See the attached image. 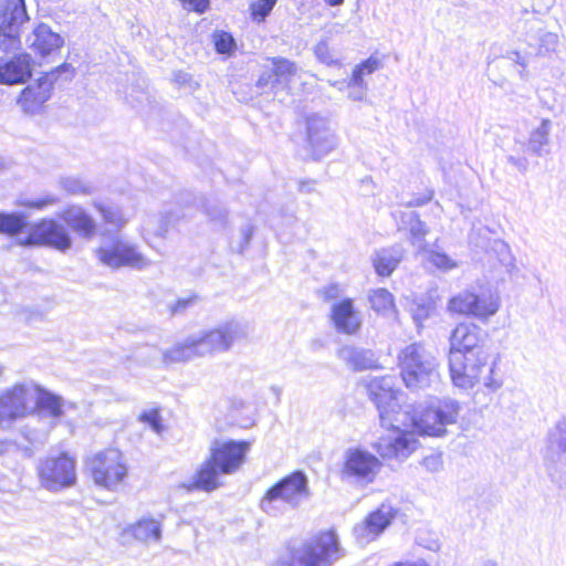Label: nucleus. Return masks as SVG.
I'll use <instances>...</instances> for the list:
<instances>
[{
	"label": "nucleus",
	"mask_w": 566,
	"mask_h": 566,
	"mask_svg": "<svg viewBox=\"0 0 566 566\" xmlns=\"http://www.w3.org/2000/svg\"><path fill=\"white\" fill-rule=\"evenodd\" d=\"M449 350V370L453 385L472 389L490 359L484 349L481 328L473 323H460L452 331Z\"/></svg>",
	"instance_id": "obj_1"
},
{
	"label": "nucleus",
	"mask_w": 566,
	"mask_h": 566,
	"mask_svg": "<svg viewBox=\"0 0 566 566\" xmlns=\"http://www.w3.org/2000/svg\"><path fill=\"white\" fill-rule=\"evenodd\" d=\"M250 443L247 441H218L210 447V457L201 464L188 490L198 489L206 492L222 485L221 475L232 474L243 464Z\"/></svg>",
	"instance_id": "obj_2"
},
{
	"label": "nucleus",
	"mask_w": 566,
	"mask_h": 566,
	"mask_svg": "<svg viewBox=\"0 0 566 566\" xmlns=\"http://www.w3.org/2000/svg\"><path fill=\"white\" fill-rule=\"evenodd\" d=\"M312 497L310 481L303 471H294L270 486L260 500V510L277 517L297 510Z\"/></svg>",
	"instance_id": "obj_3"
},
{
	"label": "nucleus",
	"mask_w": 566,
	"mask_h": 566,
	"mask_svg": "<svg viewBox=\"0 0 566 566\" xmlns=\"http://www.w3.org/2000/svg\"><path fill=\"white\" fill-rule=\"evenodd\" d=\"M401 378L407 388L422 390L439 382V361L432 350L420 343L406 346L398 355Z\"/></svg>",
	"instance_id": "obj_4"
},
{
	"label": "nucleus",
	"mask_w": 566,
	"mask_h": 566,
	"mask_svg": "<svg viewBox=\"0 0 566 566\" xmlns=\"http://www.w3.org/2000/svg\"><path fill=\"white\" fill-rule=\"evenodd\" d=\"M411 411L412 407L405 405L396 419L398 424H409L415 433L441 437L447 432V426L457 423L461 406L455 400L444 399L422 410L419 416Z\"/></svg>",
	"instance_id": "obj_5"
},
{
	"label": "nucleus",
	"mask_w": 566,
	"mask_h": 566,
	"mask_svg": "<svg viewBox=\"0 0 566 566\" xmlns=\"http://www.w3.org/2000/svg\"><path fill=\"white\" fill-rule=\"evenodd\" d=\"M343 555L336 533L327 531L294 548L289 563L279 562L273 566H332Z\"/></svg>",
	"instance_id": "obj_6"
},
{
	"label": "nucleus",
	"mask_w": 566,
	"mask_h": 566,
	"mask_svg": "<svg viewBox=\"0 0 566 566\" xmlns=\"http://www.w3.org/2000/svg\"><path fill=\"white\" fill-rule=\"evenodd\" d=\"M94 483L114 491L124 482L128 467L124 454L115 448L96 452L87 462Z\"/></svg>",
	"instance_id": "obj_7"
},
{
	"label": "nucleus",
	"mask_w": 566,
	"mask_h": 566,
	"mask_svg": "<svg viewBox=\"0 0 566 566\" xmlns=\"http://www.w3.org/2000/svg\"><path fill=\"white\" fill-rule=\"evenodd\" d=\"M381 468L382 463L378 457L364 448L354 447L344 453L340 478L348 484L366 488L375 482Z\"/></svg>",
	"instance_id": "obj_8"
},
{
	"label": "nucleus",
	"mask_w": 566,
	"mask_h": 566,
	"mask_svg": "<svg viewBox=\"0 0 566 566\" xmlns=\"http://www.w3.org/2000/svg\"><path fill=\"white\" fill-rule=\"evenodd\" d=\"M381 424L386 432L371 447L384 460L403 461L418 448V439L409 424Z\"/></svg>",
	"instance_id": "obj_9"
},
{
	"label": "nucleus",
	"mask_w": 566,
	"mask_h": 566,
	"mask_svg": "<svg viewBox=\"0 0 566 566\" xmlns=\"http://www.w3.org/2000/svg\"><path fill=\"white\" fill-rule=\"evenodd\" d=\"M250 326L248 322L231 319L217 328L195 334V340L200 356L217 352L229 350L235 342L248 338Z\"/></svg>",
	"instance_id": "obj_10"
},
{
	"label": "nucleus",
	"mask_w": 566,
	"mask_h": 566,
	"mask_svg": "<svg viewBox=\"0 0 566 566\" xmlns=\"http://www.w3.org/2000/svg\"><path fill=\"white\" fill-rule=\"evenodd\" d=\"M36 391V384L32 380L4 389L0 394V426H10L17 419L32 415Z\"/></svg>",
	"instance_id": "obj_11"
},
{
	"label": "nucleus",
	"mask_w": 566,
	"mask_h": 566,
	"mask_svg": "<svg viewBox=\"0 0 566 566\" xmlns=\"http://www.w3.org/2000/svg\"><path fill=\"white\" fill-rule=\"evenodd\" d=\"M396 378L384 376L373 378L367 384V391L379 412L380 424H392L405 406L400 403L403 394L395 388Z\"/></svg>",
	"instance_id": "obj_12"
},
{
	"label": "nucleus",
	"mask_w": 566,
	"mask_h": 566,
	"mask_svg": "<svg viewBox=\"0 0 566 566\" xmlns=\"http://www.w3.org/2000/svg\"><path fill=\"white\" fill-rule=\"evenodd\" d=\"M95 254L103 265L111 269L127 266L144 270L150 265V261L138 251L135 244L118 238L103 242Z\"/></svg>",
	"instance_id": "obj_13"
},
{
	"label": "nucleus",
	"mask_w": 566,
	"mask_h": 566,
	"mask_svg": "<svg viewBox=\"0 0 566 566\" xmlns=\"http://www.w3.org/2000/svg\"><path fill=\"white\" fill-rule=\"evenodd\" d=\"M28 20L24 0H2L0 2V50L11 52L20 48L21 27Z\"/></svg>",
	"instance_id": "obj_14"
},
{
	"label": "nucleus",
	"mask_w": 566,
	"mask_h": 566,
	"mask_svg": "<svg viewBox=\"0 0 566 566\" xmlns=\"http://www.w3.org/2000/svg\"><path fill=\"white\" fill-rule=\"evenodd\" d=\"M543 460L551 479L566 485V416L548 432Z\"/></svg>",
	"instance_id": "obj_15"
},
{
	"label": "nucleus",
	"mask_w": 566,
	"mask_h": 566,
	"mask_svg": "<svg viewBox=\"0 0 566 566\" xmlns=\"http://www.w3.org/2000/svg\"><path fill=\"white\" fill-rule=\"evenodd\" d=\"M41 484L50 491H59L75 483V460L65 453L49 457L38 467Z\"/></svg>",
	"instance_id": "obj_16"
},
{
	"label": "nucleus",
	"mask_w": 566,
	"mask_h": 566,
	"mask_svg": "<svg viewBox=\"0 0 566 566\" xmlns=\"http://www.w3.org/2000/svg\"><path fill=\"white\" fill-rule=\"evenodd\" d=\"M307 146L314 159L327 156L337 146V138L329 119L319 114L306 118Z\"/></svg>",
	"instance_id": "obj_17"
},
{
	"label": "nucleus",
	"mask_w": 566,
	"mask_h": 566,
	"mask_svg": "<svg viewBox=\"0 0 566 566\" xmlns=\"http://www.w3.org/2000/svg\"><path fill=\"white\" fill-rule=\"evenodd\" d=\"M395 511L389 504L382 503L376 511L354 527V535L359 545L375 541L391 523Z\"/></svg>",
	"instance_id": "obj_18"
},
{
	"label": "nucleus",
	"mask_w": 566,
	"mask_h": 566,
	"mask_svg": "<svg viewBox=\"0 0 566 566\" xmlns=\"http://www.w3.org/2000/svg\"><path fill=\"white\" fill-rule=\"evenodd\" d=\"M29 242L50 245L60 251L69 250L72 245L67 230L53 219H43L33 226Z\"/></svg>",
	"instance_id": "obj_19"
},
{
	"label": "nucleus",
	"mask_w": 566,
	"mask_h": 566,
	"mask_svg": "<svg viewBox=\"0 0 566 566\" xmlns=\"http://www.w3.org/2000/svg\"><path fill=\"white\" fill-rule=\"evenodd\" d=\"M329 317L336 332L345 335H356L363 325L361 314L349 297L336 301L331 307Z\"/></svg>",
	"instance_id": "obj_20"
},
{
	"label": "nucleus",
	"mask_w": 566,
	"mask_h": 566,
	"mask_svg": "<svg viewBox=\"0 0 566 566\" xmlns=\"http://www.w3.org/2000/svg\"><path fill=\"white\" fill-rule=\"evenodd\" d=\"M36 390V397L33 401L34 411L38 410L40 415L50 418L53 423L77 408L75 402L65 400L38 384Z\"/></svg>",
	"instance_id": "obj_21"
},
{
	"label": "nucleus",
	"mask_w": 566,
	"mask_h": 566,
	"mask_svg": "<svg viewBox=\"0 0 566 566\" xmlns=\"http://www.w3.org/2000/svg\"><path fill=\"white\" fill-rule=\"evenodd\" d=\"M74 76V69L69 63H63L54 71L46 73L38 80L35 86L30 85L24 88L23 96L25 99H31L35 103L42 104L50 97V92L54 83L71 81Z\"/></svg>",
	"instance_id": "obj_22"
},
{
	"label": "nucleus",
	"mask_w": 566,
	"mask_h": 566,
	"mask_svg": "<svg viewBox=\"0 0 566 566\" xmlns=\"http://www.w3.org/2000/svg\"><path fill=\"white\" fill-rule=\"evenodd\" d=\"M31 76V57L18 54L0 61V84L15 85L24 83Z\"/></svg>",
	"instance_id": "obj_23"
},
{
	"label": "nucleus",
	"mask_w": 566,
	"mask_h": 566,
	"mask_svg": "<svg viewBox=\"0 0 566 566\" xmlns=\"http://www.w3.org/2000/svg\"><path fill=\"white\" fill-rule=\"evenodd\" d=\"M123 536H132L145 545L157 544L163 536V520L151 516H143L135 523L129 524L123 531Z\"/></svg>",
	"instance_id": "obj_24"
},
{
	"label": "nucleus",
	"mask_w": 566,
	"mask_h": 566,
	"mask_svg": "<svg viewBox=\"0 0 566 566\" xmlns=\"http://www.w3.org/2000/svg\"><path fill=\"white\" fill-rule=\"evenodd\" d=\"M59 216L80 237L91 239L95 235L96 222L81 206H70Z\"/></svg>",
	"instance_id": "obj_25"
},
{
	"label": "nucleus",
	"mask_w": 566,
	"mask_h": 566,
	"mask_svg": "<svg viewBox=\"0 0 566 566\" xmlns=\"http://www.w3.org/2000/svg\"><path fill=\"white\" fill-rule=\"evenodd\" d=\"M63 42L62 36L53 32L46 24L38 25L27 38L29 46L42 56H46L59 50L63 45Z\"/></svg>",
	"instance_id": "obj_26"
},
{
	"label": "nucleus",
	"mask_w": 566,
	"mask_h": 566,
	"mask_svg": "<svg viewBox=\"0 0 566 566\" xmlns=\"http://www.w3.org/2000/svg\"><path fill=\"white\" fill-rule=\"evenodd\" d=\"M337 357L356 371L378 367L377 357L370 349L345 345L338 349Z\"/></svg>",
	"instance_id": "obj_27"
},
{
	"label": "nucleus",
	"mask_w": 566,
	"mask_h": 566,
	"mask_svg": "<svg viewBox=\"0 0 566 566\" xmlns=\"http://www.w3.org/2000/svg\"><path fill=\"white\" fill-rule=\"evenodd\" d=\"M405 249L401 244L384 248L375 252L373 265L379 276H389L396 270L405 256Z\"/></svg>",
	"instance_id": "obj_28"
},
{
	"label": "nucleus",
	"mask_w": 566,
	"mask_h": 566,
	"mask_svg": "<svg viewBox=\"0 0 566 566\" xmlns=\"http://www.w3.org/2000/svg\"><path fill=\"white\" fill-rule=\"evenodd\" d=\"M473 305L471 317L480 322H488L501 308V298L496 292L483 291L481 293L473 292Z\"/></svg>",
	"instance_id": "obj_29"
},
{
	"label": "nucleus",
	"mask_w": 566,
	"mask_h": 566,
	"mask_svg": "<svg viewBox=\"0 0 566 566\" xmlns=\"http://www.w3.org/2000/svg\"><path fill=\"white\" fill-rule=\"evenodd\" d=\"M552 126L549 119L543 118L538 126L530 132L527 148L533 155L544 157L551 153Z\"/></svg>",
	"instance_id": "obj_30"
},
{
	"label": "nucleus",
	"mask_w": 566,
	"mask_h": 566,
	"mask_svg": "<svg viewBox=\"0 0 566 566\" xmlns=\"http://www.w3.org/2000/svg\"><path fill=\"white\" fill-rule=\"evenodd\" d=\"M199 355L193 335L187 337L184 342H179L169 349L163 352V360L165 364L185 363L191 360Z\"/></svg>",
	"instance_id": "obj_31"
},
{
	"label": "nucleus",
	"mask_w": 566,
	"mask_h": 566,
	"mask_svg": "<svg viewBox=\"0 0 566 566\" xmlns=\"http://www.w3.org/2000/svg\"><path fill=\"white\" fill-rule=\"evenodd\" d=\"M367 298L371 310L379 315L390 317L397 312L395 297L387 289L378 287L369 290Z\"/></svg>",
	"instance_id": "obj_32"
},
{
	"label": "nucleus",
	"mask_w": 566,
	"mask_h": 566,
	"mask_svg": "<svg viewBox=\"0 0 566 566\" xmlns=\"http://www.w3.org/2000/svg\"><path fill=\"white\" fill-rule=\"evenodd\" d=\"M488 255L490 260H496L502 270L507 274H512L517 270L511 248L504 241H494L488 251Z\"/></svg>",
	"instance_id": "obj_33"
},
{
	"label": "nucleus",
	"mask_w": 566,
	"mask_h": 566,
	"mask_svg": "<svg viewBox=\"0 0 566 566\" xmlns=\"http://www.w3.org/2000/svg\"><path fill=\"white\" fill-rule=\"evenodd\" d=\"M402 222L409 224L411 244L418 251H423L426 247L424 238L429 231L424 222H422L419 219V216L413 211L405 213L402 217Z\"/></svg>",
	"instance_id": "obj_34"
},
{
	"label": "nucleus",
	"mask_w": 566,
	"mask_h": 566,
	"mask_svg": "<svg viewBox=\"0 0 566 566\" xmlns=\"http://www.w3.org/2000/svg\"><path fill=\"white\" fill-rule=\"evenodd\" d=\"M473 301V291L463 290L448 301L447 311L452 315L471 317Z\"/></svg>",
	"instance_id": "obj_35"
},
{
	"label": "nucleus",
	"mask_w": 566,
	"mask_h": 566,
	"mask_svg": "<svg viewBox=\"0 0 566 566\" xmlns=\"http://www.w3.org/2000/svg\"><path fill=\"white\" fill-rule=\"evenodd\" d=\"M379 67V61L374 57H369L363 63L358 64L352 74L349 81H347V88L367 87L364 81L365 75L374 73Z\"/></svg>",
	"instance_id": "obj_36"
},
{
	"label": "nucleus",
	"mask_w": 566,
	"mask_h": 566,
	"mask_svg": "<svg viewBox=\"0 0 566 566\" xmlns=\"http://www.w3.org/2000/svg\"><path fill=\"white\" fill-rule=\"evenodd\" d=\"M273 75L275 77L276 83L287 84L292 80L294 75L297 73V66L294 62L283 59V57H273Z\"/></svg>",
	"instance_id": "obj_37"
},
{
	"label": "nucleus",
	"mask_w": 566,
	"mask_h": 566,
	"mask_svg": "<svg viewBox=\"0 0 566 566\" xmlns=\"http://www.w3.org/2000/svg\"><path fill=\"white\" fill-rule=\"evenodd\" d=\"M94 207L99 211L105 223L111 224L116 229H122L128 221L123 211L116 206L94 202Z\"/></svg>",
	"instance_id": "obj_38"
},
{
	"label": "nucleus",
	"mask_w": 566,
	"mask_h": 566,
	"mask_svg": "<svg viewBox=\"0 0 566 566\" xmlns=\"http://www.w3.org/2000/svg\"><path fill=\"white\" fill-rule=\"evenodd\" d=\"M25 226L24 220L17 213L0 212V232L15 234Z\"/></svg>",
	"instance_id": "obj_39"
},
{
	"label": "nucleus",
	"mask_w": 566,
	"mask_h": 566,
	"mask_svg": "<svg viewBox=\"0 0 566 566\" xmlns=\"http://www.w3.org/2000/svg\"><path fill=\"white\" fill-rule=\"evenodd\" d=\"M277 0H256L250 4L251 19L256 22H263L275 7Z\"/></svg>",
	"instance_id": "obj_40"
},
{
	"label": "nucleus",
	"mask_w": 566,
	"mask_h": 566,
	"mask_svg": "<svg viewBox=\"0 0 566 566\" xmlns=\"http://www.w3.org/2000/svg\"><path fill=\"white\" fill-rule=\"evenodd\" d=\"M427 261L438 270L444 272L458 268V262L455 260H453L448 254L439 251H429L427 255Z\"/></svg>",
	"instance_id": "obj_41"
},
{
	"label": "nucleus",
	"mask_w": 566,
	"mask_h": 566,
	"mask_svg": "<svg viewBox=\"0 0 566 566\" xmlns=\"http://www.w3.org/2000/svg\"><path fill=\"white\" fill-rule=\"evenodd\" d=\"M496 365V360H493L491 364L488 361L486 367L483 369L481 374V379L476 382L479 384L480 381H482L483 386L490 392L497 391L503 385L502 380L494 376Z\"/></svg>",
	"instance_id": "obj_42"
},
{
	"label": "nucleus",
	"mask_w": 566,
	"mask_h": 566,
	"mask_svg": "<svg viewBox=\"0 0 566 566\" xmlns=\"http://www.w3.org/2000/svg\"><path fill=\"white\" fill-rule=\"evenodd\" d=\"M60 186L70 195H90L92 192L90 185L75 177L61 178Z\"/></svg>",
	"instance_id": "obj_43"
},
{
	"label": "nucleus",
	"mask_w": 566,
	"mask_h": 566,
	"mask_svg": "<svg viewBox=\"0 0 566 566\" xmlns=\"http://www.w3.org/2000/svg\"><path fill=\"white\" fill-rule=\"evenodd\" d=\"M59 202V198L54 195H45L34 199H21L19 205L27 208H32L36 210H43L49 206L56 205Z\"/></svg>",
	"instance_id": "obj_44"
},
{
	"label": "nucleus",
	"mask_w": 566,
	"mask_h": 566,
	"mask_svg": "<svg viewBox=\"0 0 566 566\" xmlns=\"http://www.w3.org/2000/svg\"><path fill=\"white\" fill-rule=\"evenodd\" d=\"M139 421L149 426L158 434L164 430L163 419L157 409H150L140 413Z\"/></svg>",
	"instance_id": "obj_45"
},
{
	"label": "nucleus",
	"mask_w": 566,
	"mask_h": 566,
	"mask_svg": "<svg viewBox=\"0 0 566 566\" xmlns=\"http://www.w3.org/2000/svg\"><path fill=\"white\" fill-rule=\"evenodd\" d=\"M214 48L220 54H229L234 49V40L228 32H217L213 34Z\"/></svg>",
	"instance_id": "obj_46"
},
{
	"label": "nucleus",
	"mask_w": 566,
	"mask_h": 566,
	"mask_svg": "<svg viewBox=\"0 0 566 566\" xmlns=\"http://www.w3.org/2000/svg\"><path fill=\"white\" fill-rule=\"evenodd\" d=\"M206 213L211 222L223 227L227 223L228 212L219 203H209L206 206Z\"/></svg>",
	"instance_id": "obj_47"
},
{
	"label": "nucleus",
	"mask_w": 566,
	"mask_h": 566,
	"mask_svg": "<svg viewBox=\"0 0 566 566\" xmlns=\"http://www.w3.org/2000/svg\"><path fill=\"white\" fill-rule=\"evenodd\" d=\"M314 53L316 59L326 64V65H337L338 60L334 57L332 51L329 50L328 43L325 40L319 41L315 48Z\"/></svg>",
	"instance_id": "obj_48"
},
{
	"label": "nucleus",
	"mask_w": 566,
	"mask_h": 566,
	"mask_svg": "<svg viewBox=\"0 0 566 566\" xmlns=\"http://www.w3.org/2000/svg\"><path fill=\"white\" fill-rule=\"evenodd\" d=\"M538 51L541 53L554 52L558 45V35L553 32L543 31L538 36Z\"/></svg>",
	"instance_id": "obj_49"
},
{
	"label": "nucleus",
	"mask_w": 566,
	"mask_h": 566,
	"mask_svg": "<svg viewBox=\"0 0 566 566\" xmlns=\"http://www.w3.org/2000/svg\"><path fill=\"white\" fill-rule=\"evenodd\" d=\"M343 294L344 287L339 283H331L322 290V295L325 301H336Z\"/></svg>",
	"instance_id": "obj_50"
},
{
	"label": "nucleus",
	"mask_w": 566,
	"mask_h": 566,
	"mask_svg": "<svg viewBox=\"0 0 566 566\" xmlns=\"http://www.w3.org/2000/svg\"><path fill=\"white\" fill-rule=\"evenodd\" d=\"M506 160L522 174H525L530 166V161L525 155L509 154Z\"/></svg>",
	"instance_id": "obj_51"
},
{
	"label": "nucleus",
	"mask_w": 566,
	"mask_h": 566,
	"mask_svg": "<svg viewBox=\"0 0 566 566\" xmlns=\"http://www.w3.org/2000/svg\"><path fill=\"white\" fill-rule=\"evenodd\" d=\"M422 465L429 472H439L442 469L443 462L440 454H430L423 458Z\"/></svg>",
	"instance_id": "obj_52"
},
{
	"label": "nucleus",
	"mask_w": 566,
	"mask_h": 566,
	"mask_svg": "<svg viewBox=\"0 0 566 566\" xmlns=\"http://www.w3.org/2000/svg\"><path fill=\"white\" fill-rule=\"evenodd\" d=\"M184 9L203 13L209 8V0H180Z\"/></svg>",
	"instance_id": "obj_53"
},
{
	"label": "nucleus",
	"mask_w": 566,
	"mask_h": 566,
	"mask_svg": "<svg viewBox=\"0 0 566 566\" xmlns=\"http://www.w3.org/2000/svg\"><path fill=\"white\" fill-rule=\"evenodd\" d=\"M153 218H148V220L144 223V230L154 233L157 237H164L168 231V223L161 222L157 228L151 227Z\"/></svg>",
	"instance_id": "obj_54"
},
{
	"label": "nucleus",
	"mask_w": 566,
	"mask_h": 566,
	"mask_svg": "<svg viewBox=\"0 0 566 566\" xmlns=\"http://www.w3.org/2000/svg\"><path fill=\"white\" fill-rule=\"evenodd\" d=\"M195 301H196L195 296L179 298L178 301L175 302L174 305L170 306V311L172 314H180L184 311H186L188 306L193 304Z\"/></svg>",
	"instance_id": "obj_55"
},
{
	"label": "nucleus",
	"mask_w": 566,
	"mask_h": 566,
	"mask_svg": "<svg viewBox=\"0 0 566 566\" xmlns=\"http://www.w3.org/2000/svg\"><path fill=\"white\" fill-rule=\"evenodd\" d=\"M367 87L349 88L348 97L353 101H363L366 96Z\"/></svg>",
	"instance_id": "obj_56"
},
{
	"label": "nucleus",
	"mask_w": 566,
	"mask_h": 566,
	"mask_svg": "<svg viewBox=\"0 0 566 566\" xmlns=\"http://www.w3.org/2000/svg\"><path fill=\"white\" fill-rule=\"evenodd\" d=\"M272 83V85H274L275 82V77L273 75V72L272 73H264L260 76L259 81H258V85L260 87H264L266 86L268 84Z\"/></svg>",
	"instance_id": "obj_57"
},
{
	"label": "nucleus",
	"mask_w": 566,
	"mask_h": 566,
	"mask_svg": "<svg viewBox=\"0 0 566 566\" xmlns=\"http://www.w3.org/2000/svg\"><path fill=\"white\" fill-rule=\"evenodd\" d=\"M315 182L312 180L308 181H301L298 184V190L304 193H311L315 190Z\"/></svg>",
	"instance_id": "obj_58"
},
{
	"label": "nucleus",
	"mask_w": 566,
	"mask_h": 566,
	"mask_svg": "<svg viewBox=\"0 0 566 566\" xmlns=\"http://www.w3.org/2000/svg\"><path fill=\"white\" fill-rule=\"evenodd\" d=\"M252 234H253L252 226L248 224V226L242 228V235H243L245 245L249 244V242H250V240L252 238Z\"/></svg>",
	"instance_id": "obj_59"
},
{
	"label": "nucleus",
	"mask_w": 566,
	"mask_h": 566,
	"mask_svg": "<svg viewBox=\"0 0 566 566\" xmlns=\"http://www.w3.org/2000/svg\"><path fill=\"white\" fill-rule=\"evenodd\" d=\"M428 317V311L424 307H419L413 318L418 323L426 319Z\"/></svg>",
	"instance_id": "obj_60"
},
{
	"label": "nucleus",
	"mask_w": 566,
	"mask_h": 566,
	"mask_svg": "<svg viewBox=\"0 0 566 566\" xmlns=\"http://www.w3.org/2000/svg\"><path fill=\"white\" fill-rule=\"evenodd\" d=\"M332 86L337 87L339 91H343L345 87H347L346 81H336V82H328Z\"/></svg>",
	"instance_id": "obj_61"
},
{
	"label": "nucleus",
	"mask_w": 566,
	"mask_h": 566,
	"mask_svg": "<svg viewBox=\"0 0 566 566\" xmlns=\"http://www.w3.org/2000/svg\"><path fill=\"white\" fill-rule=\"evenodd\" d=\"M511 59L513 61H515L516 63H518V64L524 66V62L522 61V57H521V55L517 52H513Z\"/></svg>",
	"instance_id": "obj_62"
},
{
	"label": "nucleus",
	"mask_w": 566,
	"mask_h": 566,
	"mask_svg": "<svg viewBox=\"0 0 566 566\" xmlns=\"http://www.w3.org/2000/svg\"><path fill=\"white\" fill-rule=\"evenodd\" d=\"M329 6L336 7L344 2V0H326Z\"/></svg>",
	"instance_id": "obj_63"
},
{
	"label": "nucleus",
	"mask_w": 566,
	"mask_h": 566,
	"mask_svg": "<svg viewBox=\"0 0 566 566\" xmlns=\"http://www.w3.org/2000/svg\"><path fill=\"white\" fill-rule=\"evenodd\" d=\"M431 198H432V192H430V195H429L426 199H423V200H417V201L415 202V205H417V206H421V205H423L424 202H427V201L431 200Z\"/></svg>",
	"instance_id": "obj_64"
}]
</instances>
